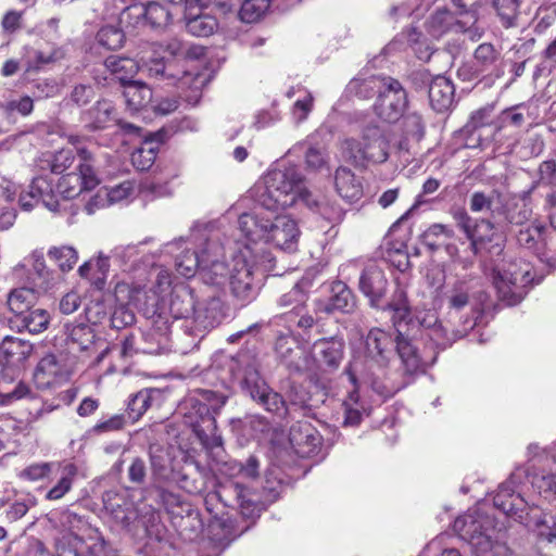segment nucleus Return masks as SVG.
I'll return each instance as SVG.
<instances>
[{
  "label": "nucleus",
  "mask_w": 556,
  "mask_h": 556,
  "mask_svg": "<svg viewBox=\"0 0 556 556\" xmlns=\"http://www.w3.org/2000/svg\"><path fill=\"white\" fill-rule=\"evenodd\" d=\"M242 235L251 242L264 241L282 251L298 250L300 228L290 215L281 214L273 218L256 213H243L238 220Z\"/></svg>",
  "instance_id": "2"
},
{
  "label": "nucleus",
  "mask_w": 556,
  "mask_h": 556,
  "mask_svg": "<svg viewBox=\"0 0 556 556\" xmlns=\"http://www.w3.org/2000/svg\"><path fill=\"white\" fill-rule=\"evenodd\" d=\"M495 226L489 218H475L468 230L465 232L466 238L469 240L470 251L477 255L482 245L491 242L494 237Z\"/></svg>",
  "instance_id": "42"
},
{
  "label": "nucleus",
  "mask_w": 556,
  "mask_h": 556,
  "mask_svg": "<svg viewBox=\"0 0 556 556\" xmlns=\"http://www.w3.org/2000/svg\"><path fill=\"white\" fill-rule=\"evenodd\" d=\"M20 205L24 211H30L42 203L51 212H58L60 207L52 184L46 177H36L29 185V191L20 195Z\"/></svg>",
  "instance_id": "20"
},
{
  "label": "nucleus",
  "mask_w": 556,
  "mask_h": 556,
  "mask_svg": "<svg viewBox=\"0 0 556 556\" xmlns=\"http://www.w3.org/2000/svg\"><path fill=\"white\" fill-rule=\"evenodd\" d=\"M265 181L274 188L273 190L288 191L295 194V200H300V193L306 191L301 189L303 176L295 165H283L269 170L265 176Z\"/></svg>",
  "instance_id": "22"
},
{
  "label": "nucleus",
  "mask_w": 556,
  "mask_h": 556,
  "mask_svg": "<svg viewBox=\"0 0 556 556\" xmlns=\"http://www.w3.org/2000/svg\"><path fill=\"white\" fill-rule=\"evenodd\" d=\"M114 106L111 101L102 99L89 110L83 112L81 119L90 130H101L109 126L113 119Z\"/></svg>",
  "instance_id": "41"
},
{
  "label": "nucleus",
  "mask_w": 556,
  "mask_h": 556,
  "mask_svg": "<svg viewBox=\"0 0 556 556\" xmlns=\"http://www.w3.org/2000/svg\"><path fill=\"white\" fill-rule=\"evenodd\" d=\"M501 194L492 190L486 193L484 191H475L469 199V208L472 213L490 212L493 217L500 214V207L495 205V198H500Z\"/></svg>",
  "instance_id": "55"
},
{
  "label": "nucleus",
  "mask_w": 556,
  "mask_h": 556,
  "mask_svg": "<svg viewBox=\"0 0 556 556\" xmlns=\"http://www.w3.org/2000/svg\"><path fill=\"white\" fill-rule=\"evenodd\" d=\"M160 395L161 392L157 389H143L134 394L127 404V417L132 422L137 421Z\"/></svg>",
  "instance_id": "49"
},
{
  "label": "nucleus",
  "mask_w": 556,
  "mask_h": 556,
  "mask_svg": "<svg viewBox=\"0 0 556 556\" xmlns=\"http://www.w3.org/2000/svg\"><path fill=\"white\" fill-rule=\"evenodd\" d=\"M275 352L289 370L299 372L304 369V352L289 333L277 337Z\"/></svg>",
  "instance_id": "31"
},
{
  "label": "nucleus",
  "mask_w": 556,
  "mask_h": 556,
  "mask_svg": "<svg viewBox=\"0 0 556 556\" xmlns=\"http://www.w3.org/2000/svg\"><path fill=\"white\" fill-rule=\"evenodd\" d=\"M271 185L265 181L257 184L253 189V197L255 202L267 211H277L292 206L296 200L295 194L281 191L279 189L273 190Z\"/></svg>",
  "instance_id": "26"
},
{
  "label": "nucleus",
  "mask_w": 556,
  "mask_h": 556,
  "mask_svg": "<svg viewBox=\"0 0 556 556\" xmlns=\"http://www.w3.org/2000/svg\"><path fill=\"white\" fill-rule=\"evenodd\" d=\"M334 186L338 194L350 203L357 202L363 197L361 180L348 167H339L334 174Z\"/></svg>",
  "instance_id": "36"
},
{
  "label": "nucleus",
  "mask_w": 556,
  "mask_h": 556,
  "mask_svg": "<svg viewBox=\"0 0 556 556\" xmlns=\"http://www.w3.org/2000/svg\"><path fill=\"white\" fill-rule=\"evenodd\" d=\"M70 370L65 357L61 354L49 353L38 362L34 370V382L39 389H48L67 379Z\"/></svg>",
  "instance_id": "18"
},
{
  "label": "nucleus",
  "mask_w": 556,
  "mask_h": 556,
  "mask_svg": "<svg viewBox=\"0 0 556 556\" xmlns=\"http://www.w3.org/2000/svg\"><path fill=\"white\" fill-rule=\"evenodd\" d=\"M493 503L505 515L515 518H522L521 514L527 507L523 497L515 491L513 477L498 486L493 497Z\"/></svg>",
  "instance_id": "29"
},
{
  "label": "nucleus",
  "mask_w": 556,
  "mask_h": 556,
  "mask_svg": "<svg viewBox=\"0 0 556 556\" xmlns=\"http://www.w3.org/2000/svg\"><path fill=\"white\" fill-rule=\"evenodd\" d=\"M388 75L354 77L346 86V92L362 100L377 98Z\"/></svg>",
  "instance_id": "38"
},
{
  "label": "nucleus",
  "mask_w": 556,
  "mask_h": 556,
  "mask_svg": "<svg viewBox=\"0 0 556 556\" xmlns=\"http://www.w3.org/2000/svg\"><path fill=\"white\" fill-rule=\"evenodd\" d=\"M396 343L394 352H396L401 361V369L403 375L409 378L425 371L426 366L432 365L437 355L427 356L421 354L413 340L409 338L410 333L415 332V328L407 331L406 327L402 331H396Z\"/></svg>",
  "instance_id": "13"
},
{
  "label": "nucleus",
  "mask_w": 556,
  "mask_h": 556,
  "mask_svg": "<svg viewBox=\"0 0 556 556\" xmlns=\"http://www.w3.org/2000/svg\"><path fill=\"white\" fill-rule=\"evenodd\" d=\"M170 326L161 314L154 317L152 327L143 334L142 346L138 351L146 354H161L169 349Z\"/></svg>",
  "instance_id": "23"
},
{
  "label": "nucleus",
  "mask_w": 556,
  "mask_h": 556,
  "mask_svg": "<svg viewBox=\"0 0 556 556\" xmlns=\"http://www.w3.org/2000/svg\"><path fill=\"white\" fill-rule=\"evenodd\" d=\"M212 243L206 242L201 253L188 248L184 249L175 258V266L178 274L186 278H191L198 270L201 271L202 265L206 262L207 251L212 250Z\"/></svg>",
  "instance_id": "39"
},
{
  "label": "nucleus",
  "mask_w": 556,
  "mask_h": 556,
  "mask_svg": "<svg viewBox=\"0 0 556 556\" xmlns=\"http://www.w3.org/2000/svg\"><path fill=\"white\" fill-rule=\"evenodd\" d=\"M302 201L309 210L318 213L323 218L332 224H340L345 216V211L336 202L325 198L318 199L309 191L300 193Z\"/></svg>",
  "instance_id": "34"
},
{
  "label": "nucleus",
  "mask_w": 556,
  "mask_h": 556,
  "mask_svg": "<svg viewBox=\"0 0 556 556\" xmlns=\"http://www.w3.org/2000/svg\"><path fill=\"white\" fill-rule=\"evenodd\" d=\"M478 316L466 318L462 328L447 329L440 323L434 314H428L424 318H416L415 330H421L437 349L445 350L458 339L464 338L469 330L477 325Z\"/></svg>",
  "instance_id": "10"
},
{
  "label": "nucleus",
  "mask_w": 556,
  "mask_h": 556,
  "mask_svg": "<svg viewBox=\"0 0 556 556\" xmlns=\"http://www.w3.org/2000/svg\"><path fill=\"white\" fill-rule=\"evenodd\" d=\"M344 374L348 376L350 382L354 386V390L350 392L349 399L343 402L344 408V426H357L362 420V406L358 404V393L356 390L357 378L353 372L351 366H348L344 369Z\"/></svg>",
  "instance_id": "48"
},
{
  "label": "nucleus",
  "mask_w": 556,
  "mask_h": 556,
  "mask_svg": "<svg viewBox=\"0 0 556 556\" xmlns=\"http://www.w3.org/2000/svg\"><path fill=\"white\" fill-rule=\"evenodd\" d=\"M60 471V478L58 482L46 493V500L58 501L67 494L73 486L74 479L77 475V467L72 464H65L64 466L56 467Z\"/></svg>",
  "instance_id": "50"
},
{
  "label": "nucleus",
  "mask_w": 556,
  "mask_h": 556,
  "mask_svg": "<svg viewBox=\"0 0 556 556\" xmlns=\"http://www.w3.org/2000/svg\"><path fill=\"white\" fill-rule=\"evenodd\" d=\"M500 213L510 225L523 226L532 215V210L525 202H514L500 207Z\"/></svg>",
  "instance_id": "61"
},
{
  "label": "nucleus",
  "mask_w": 556,
  "mask_h": 556,
  "mask_svg": "<svg viewBox=\"0 0 556 556\" xmlns=\"http://www.w3.org/2000/svg\"><path fill=\"white\" fill-rule=\"evenodd\" d=\"M396 336L378 327L371 328L364 339V356L367 363L387 368L394 356Z\"/></svg>",
  "instance_id": "14"
},
{
  "label": "nucleus",
  "mask_w": 556,
  "mask_h": 556,
  "mask_svg": "<svg viewBox=\"0 0 556 556\" xmlns=\"http://www.w3.org/2000/svg\"><path fill=\"white\" fill-rule=\"evenodd\" d=\"M358 289L369 300L371 307H380L388 289L384 270L376 263L367 264L361 271Z\"/></svg>",
  "instance_id": "17"
},
{
  "label": "nucleus",
  "mask_w": 556,
  "mask_h": 556,
  "mask_svg": "<svg viewBox=\"0 0 556 556\" xmlns=\"http://www.w3.org/2000/svg\"><path fill=\"white\" fill-rule=\"evenodd\" d=\"M141 71L151 78L176 80L180 90V98L191 106H195L201 98L204 86L208 83V75L189 68L180 72L172 70V64H165L163 58H154L144 62Z\"/></svg>",
  "instance_id": "5"
},
{
  "label": "nucleus",
  "mask_w": 556,
  "mask_h": 556,
  "mask_svg": "<svg viewBox=\"0 0 556 556\" xmlns=\"http://www.w3.org/2000/svg\"><path fill=\"white\" fill-rule=\"evenodd\" d=\"M490 525L488 518L475 519L472 516H466L455 520L454 529L469 543L475 556H491L493 541L489 533Z\"/></svg>",
  "instance_id": "12"
},
{
  "label": "nucleus",
  "mask_w": 556,
  "mask_h": 556,
  "mask_svg": "<svg viewBox=\"0 0 556 556\" xmlns=\"http://www.w3.org/2000/svg\"><path fill=\"white\" fill-rule=\"evenodd\" d=\"M547 227L540 223H532L526 227H521L516 233V240L519 247L530 251L538 258L540 252L543 249V242L545 238V229Z\"/></svg>",
  "instance_id": "44"
},
{
  "label": "nucleus",
  "mask_w": 556,
  "mask_h": 556,
  "mask_svg": "<svg viewBox=\"0 0 556 556\" xmlns=\"http://www.w3.org/2000/svg\"><path fill=\"white\" fill-rule=\"evenodd\" d=\"M77 156L75 170L63 175L56 185L58 193L65 200L74 199L83 191H90L100 184L91 152L85 148L77 149Z\"/></svg>",
  "instance_id": "8"
},
{
  "label": "nucleus",
  "mask_w": 556,
  "mask_h": 556,
  "mask_svg": "<svg viewBox=\"0 0 556 556\" xmlns=\"http://www.w3.org/2000/svg\"><path fill=\"white\" fill-rule=\"evenodd\" d=\"M408 106V91L397 78L388 75L372 104L375 115L383 123L395 124L405 115Z\"/></svg>",
  "instance_id": "9"
},
{
  "label": "nucleus",
  "mask_w": 556,
  "mask_h": 556,
  "mask_svg": "<svg viewBox=\"0 0 556 556\" xmlns=\"http://www.w3.org/2000/svg\"><path fill=\"white\" fill-rule=\"evenodd\" d=\"M124 98L130 110L146 109L153 98L152 89L144 83L132 80L125 86Z\"/></svg>",
  "instance_id": "47"
},
{
  "label": "nucleus",
  "mask_w": 556,
  "mask_h": 556,
  "mask_svg": "<svg viewBox=\"0 0 556 556\" xmlns=\"http://www.w3.org/2000/svg\"><path fill=\"white\" fill-rule=\"evenodd\" d=\"M68 338L80 351H87L94 344L96 334L91 326L78 324L70 329Z\"/></svg>",
  "instance_id": "62"
},
{
  "label": "nucleus",
  "mask_w": 556,
  "mask_h": 556,
  "mask_svg": "<svg viewBox=\"0 0 556 556\" xmlns=\"http://www.w3.org/2000/svg\"><path fill=\"white\" fill-rule=\"evenodd\" d=\"M415 75L428 84L429 102L434 111L444 113L452 108L455 99V87L451 79L442 75L430 79L427 72H417Z\"/></svg>",
  "instance_id": "19"
},
{
  "label": "nucleus",
  "mask_w": 556,
  "mask_h": 556,
  "mask_svg": "<svg viewBox=\"0 0 556 556\" xmlns=\"http://www.w3.org/2000/svg\"><path fill=\"white\" fill-rule=\"evenodd\" d=\"M18 331L27 330L29 333H40L45 331L50 323V315L43 308H31L26 314L16 319Z\"/></svg>",
  "instance_id": "51"
},
{
  "label": "nucleus",
  "mask_w": 556,
  "mask_h": 556,
  "mask_svg": "<svg viewBox=\"0 0 556 556\" xmlns=\"http://www.w3.org/2000/svg\"><path fill=\"white\" fill-rule=\"evenodd\" d=\"M104 66L124 87L129 81H132V78L140 68L134 59L118 55L108 56L104 60Z\"/></svg>",
  "instance_id": "46"
},
{
  "label": "nucleus",
  "mask_w": 556,
  "mask_h": 556,
  "mask_svg": "<svg viewBox=\"0 0 556 556\" xmlns=\"http://www.w3.org/2000/svg\"><path fill=\"white\" fill-rule=\"evenodd\" d=\"M184 20L187 31L197 37H208L218 27L217 18L210 13L203 12L202 8L187 5Z\"/></svg>",
  "instance_id": "30"
},
{
  "label": "nucleus",
  "mask_w": 556,
  "mask_h": 556,
  "mask_svg": "<svg viewBox=\"0 0 556 556\" xmlns=\"http://www.w3.org/2000/svg\"><path fill=\"white\" fill-rule=\"evenodd\" d=\"M478 15L473 13L460 15V12H453L448 8H437L426 20L425 27L427 33L439 39L447 34L463 33L468 35L471 40L481 37L482 31L476 26Z\"/></svg>",
  "instance_id": "7"
},
{
  "label": "nucleus",
  "mask_w": 556,
  "mask_h": 556,
  "mask_svg": "<svg viewBox=\"0 0 556 556\" xmlns=\"http://www.w3.org/2000/svg\"><path fill=\"white\" fill-rule=\"evenodd\" d=\"M210 528L212 533L211 540L215 547L220 551L229 546L230 543L239 535L236 532L230 518L216 520L210 526Z\"/></svg>",
  "instance_id": "53"
},
{
  "label": "nucleus",
  "mask_w": 556,
  "mask_h": 556,
  "mask_svg": "<svg viewBox=\"0 0 556 556\" xmlns=\"http://www.w3.org/2000/svg\"><path fill=\"white\" fill-rule=\"evenodd\" d=\"M331 294L327 301H318L316 309L326 314L352 313L356 307V299L352 290L342 281H334L331 285Z\"/></svg>",
  "instance_id": "24"
},
{
  "label": "nucleus",
  "mask_w": 556,
  "mask_h": 556,
  "mask_svg": "<svg viewBox=\"0 0 556 556\" xmlns=\"http://www.w3.org/2000/svg\"><path fill=\"white\" fill-rule=\"evenodd\" d=\"M156 159V148L152 142H144L131 153V164L138 170H148Z\"/></svg>",
  "instance_id": "64"
},
{
  "label": "nucleus",
  "mask_w": 556,
  "mask_h": 556,
  "mask_svg": "<svg viewBox=\"0 0 556 556\" xmlns=\"http://www.w3.org/2000/svg\"><path fill=\"white\" fill-rule=\"evenodd\" d=\"M34 346L30 342L15 338L5 337L0 345V352L5 364L20 365L33 353Z\"/></svg>",
  "instance_id": "40"
},
{
  "label": "nucleus",
  "mask_w": 556,
  "mask_h": 556,
  "mask_svg": "<svg viewBox=\"0 0 556 556\" xmlns=\"http://www.w3.org/2000/svg\"><path fill=\"white\" fill-rule=\"evenodd\" d=\"M143 10L146 24L152 29H163L170 22V12L156 1L143 4Z\"/></svg>",
  "instance_id": "54"
},
{
  "label": "nucleus",
  "mask_w": 556,
  "mask_h": 556,
  "mask_svg": "<svg viewBox=\"0 0 556 556\" xmlns=\"http://www.w3.org/2000/svg\"><path fill=\"white\" fill-rule=\"evenodd\" d=\"M214 497H218L225 506H237L241 515L248 518L253 517L256 510V505L248 497L247 488L237 482L222 486L218 492L210 496L211 500Z\"/></svg>",
  "instance_id": "28"
},
{
  "label": "nucleus",
  "mask_w": 556,
  "mask_h": 556,
  "mask_svg": "<svg viewBox=\"0 0 556 556\" xmlns=\"http://www.w3.org/2000/svg\"><path fill=\"white\" fill-rule=\"evenodd\" d=\"M277 323H283L291 330L293 328L311 329L315 320L307 313L306 307L304 309H288L282 311L276 317Z\"/></svg>",
  "instance_id": "56"
},
{
  "label": "nucleus",
  "mask_w": 556,
  "mask_h": 556,
  "mask_svg": "<svg viewBox=\"0 0 556 556\" xmlns=\"http://www.w3.org/2000/svg\"><path fill=\"white\" fill-rule=\"evenodd\" d=\"M61 556H105V541L99 535H90L86 539L73 535Z\"/></svg>",
  "instance_id": "33"
},
{
  "label": "nucleus",
  "mask_w": 556,
  "mask_h": 556,
  "mask_svg": "<svg viewBox=\"0 0 556 556\" xmlns=\"http://www.w3.org/2000/svg\"><path fill=\"white\" fill-rule=\"evenodd\" d=\"M96 40L101 47L108 50H117L124 46L125 35L122 28L106 25L98 30Z\"/></svg>",
  "instance_id": "58"
},
{
  "label": "nucleus",
  "mask_w": 556,
  "mask_h": 556,
  "mask_svg": "<svg viewBox=\"0 0 556 556\" xmlns=\"http://www.w3.org/2000/svg\"><path fill=\"white\" fill-rule=\"evenodd\" d=\"M492 5L505 28L516 26L519 0H492Z\"/></svg>",
  "instance_id": "60"
},
{
  "label": "nucleus",
  "mask_w": 556,
  "mask_h": 556,
  "mask_svg": "<svg viewBox=\"0 0 556 556\" xmlns=\"http://www.w3.org/2000/svg\"><path fill=\"white\" fill-rule=\"evenodd\" d=\"M227 400L228 395L225 393L197 389L180 405L184 422L192 429L205 448H215L223 445L216 415L219 414Z\"/></svg>",
  "instance_id": "1"
},
{
  "label": "nucleus",
  "mask_w": 556,
  "mask_h": 556,
  "mask_svg": "<svg viewBox=\"0 0 556 556\" xmlns=\"http://www.w3.org/2000/svg\"><path fill=\"white\" fill-rule=\"evenodd\" d=\"M454 237V230L444 224L430 225L420 236L421 243L430 251L440 249L446 240Z\"/></svg>",
  "instance_id": "52"
},
{
  "label": "nucleus",
  "mask_w": 556,
  "mask_h": 556,
  "mask_svg": "<svg viewBox=\"0 0 556 556\" xmlns=\"http://www.w3.org/2000/svg\"><path fill=\"white\" fill-rule=\"evenodd\" d=\"M212 250L207 251L206 262L202 265L201 276L204 282L222 286L225 283L229 269L225 262L218 260L220 247L216 243H212Z\"/></svg>",
  "instance_id": "35"
},
{
  "label": "nucleus",
  "mask_w": 556,
  "mask_h": 556,
  "mask_svg": "<svg viewBox=\"0 0 556 556\" xmlns=\"http://www.w3.org/2000/svg\"><path fill=\"white\" fill-rule=\"evenodd\" d=\"M48 256L53 260L63 271H70L78 261V253L73 247H53L48 251Z\"/></svg>",
  "instance_id": "59"
},
{
  "label": "nucleus",
  "mask_w": 556,
  "mask_h": 556,
  "mask_svg": "<svg viewBox=\"0 0 556 556\" xmlns=\"http://www.w3.org/2000/svg\"><path fill=\"white\" fill-rule=\"evenodd\" d=\"M539 178L533 181L527 193H531L539 186H546L556 191V161L546 160L543 161L538 168Z\"/></svg>",
  "instance_id": "63"
},
{
  "label": "nucleus",
  "mask_w": 556,
  "mask_h": 556,
  "mask_svg": "<svg viewBox=\"0 0 556 556\" xmlns=\"http://www.w3.org/2000/svg\"><path fill=\"white\" fill-rule=\"evenodd\" d=\"M343 149L349 160L361 166L383 163L389 157V141L377 125L365 127L361 139H346Z\"/></svg>",
  "instance_id": "6"
},
{
  "label": "nucleus",
  "mask_w": 556,
  "mask_h": 556,
  "mask_svg": "<svg viewBox=\"0 0 556 556\" xmlns=\"http://www.w3.org/2000/svg\"><path fill=\"white\" fill-rule=\"evenodd\" d=\"M271 185L265 181L257 184L253 189V197L255 202L267 211H277L292 206L296 200L295 194L281 191L279 189L273 190Z\"/></svg>",
  "instance_id": "27"
},
{
  "label": "nucleus",
  "mask_w": 556,
  "mask_h": 556,
  "mask_svg": "<svg viewBox=\"0 0 556 556\" xmlns=\"http://www.w3.org/2000/svg\"><path fill=\"white\" fill-rule=\"evenodd\" d=\"M232 294L242 302H249L255 295L253 275L245 263H237L229 275Z\"/></svg>",
  "instance_id": "32"
},
{
  "label": "nucleus",
  "mask_w": 556,
  "mask_h": 556,
  "mask_svg": "<svg viewBox=\"0 0 556 556\" xmlns=\"http://www.w3.org/2000/svg\"><path fill=\"white\" fill-rule=\"evenodd\" d=\"M395 285V289L386 308L392 312L391 320L396 331H402L405 327L408 331L410 327L415 328L417 317H414L412 314L406 286L400 279H396Z\"/></svg>",
  "instance_id": "21"
},
{
  "label": "nucleus",
  "mask_w": 556,
  "mask_h": 556,
  "mask_svg": "<svg viewBox=\"0 0 556 556\" xmlns=\"http://www.w3.org/2000/svg\"><path fill=\"white\" fill-rule=\"evenodd\" d=\"M289 442L294 453L302 458L317 456L323 447V437L308 421L293 424L289 431Z\"/></svg>",
  "instance_id": "16"
},
{
  "label": "nucleus",
  "mask_w": 556,
  "mask_h": 556,
  "mask_svg": "<svg viewBox=\"0 0 556 556\" xmlns=\"http://www.w3.org/2000/svg\"><path fill=\"white\" fill-rule=\"evenodd\" d=\"M226 318V308L219 296L207 295L197 301L187 331L192 336L203 337L205 332L219 326Z\"/></svg>",
  "instance_id": "11"
},
{
  "label": "nucleus",
  "mask_w": 556,
  "mask_h": 556,
  "mask_svg": "<svg viewBox=\"0 0 556 556\" xmlns=\"http://www.w3.org/2000/svg\"><path fill=\"white\" fill-rule=\"evenodd\" d=\"M242 389L250 397L261 405L264 409L279 417H286L290 408L300 409L304 414L311 409L305 395L295 394L290 399L289 406L282 396L275 392L260 376L258 370L254 366H248L244 369L242 379Z\"/></svg>",
  "instance_id": "3"
},
{
  "label": "nucleus",
  "mask_w": 556,
  "mask_h": 556,
  "mask_svg": "<svg viewBox=\"0 0 556 556\" xmlns=\"http://www.w3.org/2000/svg\"><path fill=\"white\" fill-rule=\"evenodd\" d=\"M109 270V256L104 255L102 252L98 254L94 261L85 262L78 268L79 275L84 278H88L98 290L104 288Z\"/></svg>",
  "instance_id": "43"
},
{
  "label": "nucleus",
  "mask_w": 556,
  "mask_h": 556,
  "mask_svg": "<svg viewBox=\"0 0 556 556\" xmlns=\"http://www.w3.org/2000/svg\"><path fill=\"white\" fill-rule=\"evenodd\" d=\"M477 283L473 279H460L455 281L444 293L447 307L462 311L471 303Z\"/></svg>",
  "instance_id": "37"
},
{
  "label": "nucleus",
  "mask_w": 556,
  "mask_h": 556,
  "mask_svg": "<svg viewBox=\"0 0 556 556\" xmlns=\"http://www.w3.org/2000/svg\"><path fill=\"white\" fill-rule=\"evenodd\" d=\"M532 265L523 260H515L502 268L493 270V286L498 300L508 306L519 304L534 283Z\"/></svg>",
  "instance_id": "4"
},
{
  "label": "nucleus",
  "mask_w": 556,
  "mask_h": 556,
  "mask_svg": "<svg viewBox=\"0 0 556 556\" xmlns=\"http://www.w3.org/2000/svg\"><path fill=\"white\" fill-rule=\"evenodd\" d=\"M198 296L193 289L186 283L174 286L169 299V313L174 319H186L189 325L194 307H197Z\"/></svg>",
  "instance_id": "25"
},
{
  "label": "nucleus",
  "mask_w": 556,
  "mask_h": 556,
  "mask_svg": "<svg viewBox=\"0 0 556 556\" xmlns=\"http://www.w3.org/2000/svg\"><path fill=\"white\" fill-rule=\"evenodd\" d=\"M29 279L38 290L47 291L52 287L53 273L47 267L42 256H35Z\"/></svg>",
  "instance_id": "57"
},
{
  "label": "nucleus",
  "mask_w": 556,
  "mask_h": 556,
  "mask_svg": "<svg viewBox=\"0 0 556 556\" xmlns=\"http://www.w3.org/2000/svg\"><path fill=\"white\" fill-rule=\"evenodd\" d=\"M37 300L38 295L34 288L21 287L9 292L7 305L10 312L20 318L35 306Z\"/></svg>",
  "instance_id": "45"
},
{
  "label": "nucleus",
  "mask_w": 556,
  "mask_h": 556,
  "mask_svg": "<svg viewBox=\"0 0 556 556\" xmlns=\"http://www.w3.org/2000/svg\"><path fill=\"white\" fill-rule=\"evenodd\" d=\"M344 353L345 342L339 336L318 339L311 349V355L316 368L327 374H332L339 369L344 358Z\"/></svg>",
  "instance_id": "15"
}]
</instances>
